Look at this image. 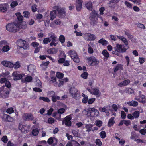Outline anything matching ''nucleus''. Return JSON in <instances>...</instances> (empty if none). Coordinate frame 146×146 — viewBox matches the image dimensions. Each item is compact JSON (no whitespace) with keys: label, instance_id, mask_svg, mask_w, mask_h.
Listing matches in <instances>:
<instances>
[{"label":"nucleus","instance_id":"obj_1","mask_svg":"<svg viewBox=\"0 0 146 146\" xmlns=\"http://www.w3.org/2000/svg\"><path fill=\"white\" fill-rule=\"evenodd\" d=\"M26 22H14L6 25V29L9 32L16 33L19 31L20 29H24L27 28Z\"/></svg>","mask_w":146,"mask_h":146},{"label":"nucleus","instance_id":"obj_2","mask_svg":"<svg viewBox=\"0 0 146 146\" xmlns=\"http://www.w3.org/2000/svg\"><path fill=\"white\" fill-rule=\"evenodd\" d=\"M126 48L124 45L118 44L116 45V49L115 50L112 51L113 54H115L119 57H121L122 55L120 53H123L125 52L129 48V46Z\"/></svg>","mask_w":146,"mask_h":146},{"label":"nucleus","instance_id":"obj_3","mask_svg":"<svg viewBox=\"0 0 146 146\" xmlns=\"http://www.w3.org/2000/svg\"><path fill=\"white\" fill-rule=\"evenodd\" d=\"M100 16L95 11V10H93L90 15L89 18L91 21L90 24L94 26L97 22L98 17Z\"/></svg>","mask_w":146,"mask_h":146},{"label":"nucleus","instance_id":"obj_4","mask_svg":"<svg viewBox=\"0 0 146 146\" xmlns=\"http://www.w3.org/2000/svg\"><path fill=\"white\" fill-rule=\"evenodd\" d=\"M9 91L7 88H5V86L0 88V97L1 98H5L9 96Z\"/></svg>","mask_w":146,"mask_h":146},{"label":"nucleus","instance_id":"obj_5","mask_svg":"<svg viewBox=\"0 0 146 146\" xmlns=\"http://www.w3.org/2000/svg\"><path fill=\"white\" fill-rule=\"evenodd\" d=\"M30 128V126L25 124V123H20L19 125V129L23 133H28Z\"/></svg>","mask_w":146,"mask_h":146},{"label":"nucleus","instance_id":"obj_6","mask_svg":"<svg viewBox=\"0 0 146 146\" xmlns=\"http://www.w3.org/2000/svg\"><path fill=\"white\" fill-rule=\"evenodd\" d=\"M17 46L24 50L27 49L29 47L28 42L25 40L21 39L18 40L17 42Z\"/></svg>","mask_w":146,"mask_h":146},{"label":"nucleus","instance_id":"obj_7","mask_svg":"<svg viewBox=\"0 0 146 146\" xmlns=\"http://www.w3.org/2000/svg\"><path fill=\"white\" fill-rule=\"evenodd\" d=\"M84 39L87 41H94L96 38V36L94 34L89 33H85L83 35Z\"/></svg>","mask_w":146,"mask_h":146},{"label":"nucleus","instance_id":"obj_8","mask_svg":"<svg viewBox=\"0 0 146 146\" xmlns=\"http://www.w3.org/2000/svg\"><path fill=\"white\" fill-rule=\"evenodd\" d=\"M68 53L75 62L77 63L79 62V59L76 52L75 51L70 50L68 52Z\"/></svg>","mask_w":146,"mask_h":146},{"label":"nucleus","instance_id":"obj_9","mask_svg":"<svg viewBox=\"0 0 146 146\" xmlns=\"http://www.w3.org/2000/svg\"><path fill=\"white\" fill-rule=\"evenodd\" d=\"M88 63L92 66H96L99 63V61L94 56H92L87 58Z\"/></svg>","mask_w":146,"mask_h":146},{"label":"nucleus","instance_id":"obj_10","mask_svg":"<svg viewBox=\"0 0 146 146\" xmlns=\"http://www.w3.org/2000/svg\"><path fill=\"white\" fill-rule=\"evenodd\" d=\"M22 119L24 121H31L34 119L33 115L30 113H24L22 114Z\"/></svg>","mask_w":146,"mask_h":146},{"label":"nucleus","instance_id":"obj_11","mask_svg":"<svg viewBox=\"0 0 146 146\" xmlns=\"http://www.w3.org/2000/svg\"><path fill=\"white\" fill-rule=\"evenodd\" d=\"M12 75L14 77L13 80L17 81L21 79L25 76V74L23 73L19 74L17 72H14L12 74Z\"/></svg>","mask_w":146,"mask_h":146},{"label":"nucleus","instance_id":"obj_12","mask_svg":"<svg viewBox=\"0 0 146 146\" xmlns=\"http://www.w3.org/2000/svg\"><path fill=\"white\" fill-rule=\"evenodd\" d=\"M2 120L4 122H12L13 121V118L10 115L5 114H3Z\"/></svg>","mask_w":146,"mask_h":146},{"label":"nucleus","instance_id":"obj_13","mask_svg":"<svg viewBox=\"0 0 146 146\" xmlns=\"http://www.w3.org/2000/svg\"><path fill=\"white\" fill-rule=\"evenodd\" d=\"M47 143L51 146H55L57 144L58 139L55 137H51L48 139Z\"/></svg>","mask_w":146,"mask_h":146},{"label":"nucleus","instance_id":"obj_14","mask_svg":"<svg viewBox=\"0 0 146 146\" xmlns=\"http://www.w3.org/2000/svg\"><path fill=\"white\" fill-rule=\"evenodd\" d=\"M71 119L72 118L70 115L66 116L65 117L64 120L63 121L62 124L64 123L66 126H71L72 122L71 120Z\"/></svg>","mask_w":146,"mask_h":146},{"label":"nucleus","instance_id":"obj_15","mask_svg":"<svg viewBox=\"0 0 146 146\" xmlns=\"http://www.w3.org/2000/svg\"><path fill=\"white\" fill-rule=\"evenodd\" d=\"M90 115L91 117H93L97 115L99 113L98 111L94 108H91L90 109Z\"/></svg>","mask_w":146,"mask_h":146},{"label":"nucleus","instance_id":"obj_16","mask_svg":"<svg viewBox=\"0 0 146 146\" xmlns=\"http://www.w3.org/2000/svg\"><path fill=\"white\" fill-rule=\"evenodd\" d=\"M135 99L143 104H145L146 103L145 97L144 95L138 96L137 97L135 98Z\"/></svg>","mask_w":146,"mask_h":146},{"label":"nucleus","instance_id":"obj_17","mask_svg":"<svg viewBox=\"0 0 146 146\" xmlns=\"http://www.w3.org/2000/svg\"><path fill=\"white\" fill-rule=\"evenodd\" d=\"M130 83V80L129 79H127L121 82L118 84L117 85L119 87H122L128 85Z\"/></svg>","mask_w":146,"mask_h":146},{"label":"nucleus","instance_id":"obj_18","mask_svg":"<svg viewBox=\"0 0 146 146\" xmlns=\"http://www.w3.org/2000/svg\"><path fill=\"white\" fill-rule=\"evenodd\" d=\"M92 94L96 96L97 97H99L100 96L101 93L100 92L98 87L97 88H93L92 89Z\"/></svg>","mask_w":146,"mask_h":146},{"label":"nucleus","instance_id":"obj_19","mask_svg":"<svg viewBox=\"0 0 146 146\" xmlns=\"http://www.w3.org/2000/svg\"><path fill=\"white\" fill-rule=\"evenodd\" d=\"M1 64L9 68H12L14 66L13 63L9 61L3 60L1 62Z\"/></svg>","mask_w":146,"mask_h":146},{"label":"nucleus","instance_id":"obj_20","mask_svg":"<svg viewBox=\"0 0 146 146\" xmlns=\"http://www.w3.org/2000/svg\"><path fill=\"white\" fill-rule=\"evenodd\" d=\"M123 70V65L121 64H118L115 66L113 68V71L114 72H116L119 70Z\"/></svg>","mask_w":146,"mask_h":146},{"label":"nucleus","instance_id":"obj_21","mask_svg":"<svg viewBox=\"0 0 146 146\" xmlns=\"http://www.w3.org/2000/svg\"><path fill=\"white\" fill-rule=\"evenodd\" d=\"M16 15L17 17V21H16L15 22H25V21H23V17L21 15L20 13H16Z\"/></svg>","mask_w":146,"mask_h":146},{"label":"nucleus","instance_id":"obj_22","mask_svg":"<svg viewBox=\"0 0 146 146\" xmlns=\"http://www.w3.org/2000/svg\"><path fill=\"white\" fill-rule=\"evenodd\" d=\"M56 10H54L51 11L50 14V20H53L56 17Z\"/></svg>","mask_w":146,"mask_h":146},{"label":"nucleus","instance_id":"obj_23","mask_svg":"<svg viewBox=\"0 0 146 146\" xmlns=\"http://www.w3.org/2000/svg\"><path fill=\"white\" fill-rule=\"evenodd\" d=\"M114 117H112L109 120L108 123V126L110 127L113 125L115 123V121L114 120Z\"/></svg>","mask_w":146,"mask_h":146},{"label":"nucleus","instance_id":"obj_24","mask_svg":"<svg viewBox=\"0 0 146 146\" xmlns=\"http://www.w3.org/2000/svg\"><path fill=\"white\" fill-rule=\"evenodd\" d=\"M58 12L60 18H63L65 16V12L64 10H56Z\"/></svg>","mask_w":146,"mask_h":146},{"label":"nucleus","instance_id":"obj_25","mask_svg":"<svg viewBox=\"0 0 146 146\" xmlns=\"http://www.w3.org/2000/svg\"><path fill=\"white\" fill-rule=\"evenodd\" d=\"M82 96L83 97L82 100V102L84 104H86L88 101V97L87 95H85L84 93L82 94Z\"/></svg>","mask_w":146,"mask_h":146},{"label":"nucleus","instance_id":"obj_26","mask_svg":"<svg viewBox=\"0 0 146 146\" xmlns=\"http://www.w3.org/2000/svg\"><path fill=\"white\" fill-rule=\"evenodd\" d=\"M127 104L133 107H136L138 105V102H137L133 100L131 101L128 102Z\"/></svg>","mask_w":146,"mask_h":146},{"label":"nucleus","instance_id":"obj_27","mask_svg":"<svg viewBox=\"0 0 146 146\" xmlns=\"http://www.w3.org/2000/svg\"><path fill=\"white\" fill-rule=\"evenodd\" d=\"M51 35L49 37L51 39V41H58L57 36L54 33H52Z\"/></svg>","mask_w":146,"mask_h":146},{"label":"nucleus","instance_id":"obj_28","mask_svg":"<svg viewBox=\"0 0 146 146\" xmlns=\"http://www.w3.org/2000/svg\"><path fill=\"white\" fill-rule=\"evenodd\" d=\"M99 43L101 44L103 46H106L108 44V42L105 40L104 38H101L98 41Z\"/></svg>","mask_w":146,"mask_h":146},{"label":"nucleus","instance_id":"obj_29","mask_svg":"<svg viewBox=\"0 0 146 146\" xmlns=\"http://www.w3.org/2000/svg\"><path fill=\"white\" fill-rule=\"evenodd\" d=\"M69 92L70 94L72 96L74 95L76 93L78 92V90L75 88L73 87L70 89Z\"/></svg>","mask_w":146,"mask_h":146},{"label":"nucleus","instance_id":"obj_30","mask_svg":"<svg viewBox=\"0 0 146 146\" xmlns=\"http://www.w3.org/2000/svg\"><path fill=\"white\" fill-rule=\"evenodd\" d=\"M47 52L49 54H53L57 52V51L55 48H50L47 50Z\"/></svg>","mask_w":146,"mask_h":146},{"label":"nucleus","instance_id":"obj_31","mask_svg":"<svg viewBox=\"0 0 146 146\" xmlns=\"http://www.w3.org/2000/svg\"><path fill=\"white\" fill-rule=\"evenodd\" d=\"M102 54L104 56L107 58L110 57V54L106 50H104L102 52Z\"/></svg>","mask_w":146,"mask_h":146},{"label":"nucleus","instance_id":"obj_32","mask_svg":"<svg viewBox=\"0 0 146 146\" xmlns=\"http://www.w3.org/2000/svg\"><path fill=\"white\" fill-rule=\"evenodd\" d=\"M10 49V48L8 45L4 46L2 48V52H7Z\"/></svg>","mask_w":146,"mask_h":146},{"label":"nucleus","instance_id":"obj_33","mask_svg":"<svg viewBox=\"0 0 146 146\" xmlns=\"http://www.w3.org/2000/svg\"><path fill=\"white\" fill-rule=\"evenodd\" d=\"M72 97L76 100H79L81 98V96L79 92H78L74 95H72Z\"/></svg>","mask_w":146,"mask_h":146},{"label":"nucleus","instance_id":"obj_34","mask_svg":"<svg viewBox=\"0 0 146 146\" xmlns=\"http://www.w3.org/2000/svg\"><path fill=\"white\" fill-rule=\"evenodd\" d=\"M39 133V130L38 128H35L32 130V134L34 136H37Z\"/></svg>","mask_w":146,"mask_h":146},{"label":"nucleus","instance_id":"obj_35","mask_svg":"<svg viewBox=\"0 0 146 146\" xmlns=\"http://www.w3.org/2000/svg\"><path fill=\"white\" fill-rule=\"evenodd\" d=\"M139 112L138 111H135L132 113V115L135 118H138L139 116Z\"/></svg>","mask_w":146,"mask_h":146},{"label":"nucleus","instance_id":"obj_36","mask_svg":"<svg viewBox=\"0 0 146 146\" xmlns=\"http://www.w3.org/2000/svg\"><path fill=\"white\" fill-rule=\"evenodd\" d=\"M53 102H56L57 100H60V98L59 96H56L54 95L52 96L51 98Z\"/></svg>","mask_w":146,"mask_h":146},{"label":"nucleus","instance_id":"obj_37","mask_svg":"<svg viewBox=\"0 0 146 146\" xmlns=\"http://www.w3.org/2000/svg\"><path fill=\"white\" fill-rule=\"evenodd\" d=\"M59 40L62 44L64 43L65 41V39L64 36L63 35H61L59 37Z\"/></svg>","mask_w":146,"mask_h":146},{"label":"nucleus","instance_id":"obj_38","mask_svg":"<svg viewBox=\"0 0 146 146\" xmlns=\"http://www.w3.org/2000/svg\"><path fill=\"white\" fill-rule=\"evenodd\" d=\"M33 80L32 77L31 76L26 77L25 78L24 81L23 82H31Z\"/></svg>","mask_w":146,"mask_h":146},{"label":"nucleus","instance_id":"obj_39","mask_svg":"<svg viewBox=\"0 0 146 146\" xmlns=\"http://www.w3.org/2000/svg\"><path fill=\"white\" fill-rule=\"evenodd\" d=\"M51 42V39L49 37H47L44 38L43 41V44H47Z\"/></svg>","mask_w":146,"mask_h":146},{"label":"nucleus","instance_id":"obj_40","mask_svg":"<svg viewBox=\"0 0 146 146\" xmlns=\"http://www.w3.org/2000/svg\"><path fill=\"white\" fill-rule=\"evenodd\" d=\"M85 5L87 9L92 8V3L90 2L86 3Z\"/></svg>","mask_w":146,"mask_h":146},{"label":"nucleus","instance_id":"obj_41","mask_svg":"<svg viewBox=\"0 0 146 146\" xmlns=\"http://www.w3.org/2000/svg\"><path fill=\"white\" fill-rule=\"evenodd\" d=\"M66 56L65 55L64 57H61L59 58L58 60V63L59 64L63 63L65 60Z\"/></svg>","mask_w":146,"mask_h":146},{"label":"nucleus","instance_id":"obj_42","mask_svg":"<svg viewBox=\"0 0 146 146\" xmlns=\"http://www.w3.org/2000/svg\"><path fill=\"white\" fill-rule=\"evenodd\" d=\"M72 133L75 137H78L79 136V133L76 130H74L72 131Z\"/></svg>","mask_w":146,"mask_h":146},{"label":"nucleus","instance_id":"obj_43","mask_svg":"<svg viewBox=\"0 0 146 146\" xmlns=\"http://www.w3.org/2000/svg\"><path fill=\"white\" fill-rule=\"evenodd\" d=\"M125 91L126 92L130 94H133L134 93L133 90L130 88H127L125 89Z\"/></svg>","mask_w":146,"mask_h":146},{"label":"nucleus","instance_id":"obj_44","mask_svg":"<svg viewBox=\"0 0 146 146\" xmlns=\"http://www.w3.org/2000/svg\"><path fill=\"white\" fill-rule=\"evenodd\" d=\"M56 76L58 78L62 79L64 77V74L60 72H57L56 74Z\"/></svg>","mask_w":146,"mask_h":146},{"label":"nucleus","instance_id":"obj_45","mask_svg":"<svg viewBox=\"0 0 146 146\" xmlns=\"http://www.w3.org/2000/svg\"><path fill=\"white\" fill-rule=\"evenodd\" d=\"M40 100H42L44 102H47L48 103H49L50 102V100L49 98L48 97H44L40 96L39 98Z\"/></svg>","mask_w":146,"mask_h":146},{"label":"nucleus","instance_id":"obj_46","mask_svg":"<svg viewBox=\"0 0 146 146\" xmlns=\"http://www.w3.org/2000/svg\"><path fill=\"white\" fill-rule=\"evenodd\" d=\"M125 34L130 38H132L133 36L130 34L129 30H127L125 31Z\"/></svg>","mask_w":146,"mask_h":146},{"label":"nucleus","instance_id":"obj_47","mask_svg":"<svg viewBox=\"0 0 146 146\" xmlns=\"http://www.w3.org/2000/svg\"><path fill=\"white\" fill-rule=\"evenodd\" d=\"M102 139L105 138L106 136V134L104 131H102L99 133Z\"/></svg>","mask_w":146,"mask_h":146},{"label":"nucleus","instance_id":"obj_48","mask_svg":"<svg viewBox=\"0 0 146 146\" xmlns=\"http://www.w3.org/2000/svg\"><path fill=\"white\" fill-rule=\"evenodd\" d=\"M24 17L25 18H29L30 16V13L29 12L25 11L23 12Z\"/></svg>","mask_w":146,"mask_h":146},{"label":"nucleus","instance_id":"obj_49","mask_svg":"<svg viewBox=\"0 0 146 146\" xmlns=\"http://www.w3.org/2000/svg\"><path fill=\"white\" fill-rule=\"evenodd\" d=\"M14 112V111L13 110V108L12 107L8 108L6 111L7 113L9 114H11L12 113Z\"/></svg>","mask_w":146,"mask_h":146},{"label":"nucleus","instance_id":"obj_50","mask_svg":"<svg viewBox=\"0 0 146 146\" xmlns=\"http://www.w3.org/2000/svg\"><path fill=\"white\" fill-rule=\"evenodd\" d=\"M88 52L89 54H92L94 52L93 49L91 47L89 44H88Z\"/></svg>","mask_w":146,"mask_h":146},{"label":"nucleus","instance_id":"obj_51","mask_svg":"<svg viewBox=\"0 0 146 146\" xmlns=\"http://www.w3.org/2000/svg\"><path fill=\"white\" fill-rule=\"evenodd\" d=\"M95 98H89L88 100V104H93L96 100Z\"/></svg>","mask_w":146,"mask_h":146},{"label":"nucleus","instance_id":"obj_52","mask_svg":"<svg viewBox=\"0 0 146 146\" xmlns=\"http://www.w3.org/2000/svg\"><path fill=\"white\" fill-rule=\"evenodd\" d=\"M88 74L86 72H84L82 73L81 75V77L84 79H86L87 78Z\"/></svg>","mask_w":146,"mask_h":146},{"label":"nucleus","instance_id":"obj_53","mask_svg":"<svg viewBox=\"0 0 146 146\" xmlns=\"http://www.w3.org/2000/svg\"><path fill=\"white\" fill-rule=\"evenodd\" d=\"M55 93L53 91H48L47 92L48 95L49 97H52L55 95Z\"/></svg>","mask_w":146,"mask_h":146},{"label":"nucleus","instance_id":"obj_54","mask_svg":"<svg viewBox=\"0 0 146 146\" xmlns=\"http://www.w3.org/2000/svg\"><path fill=\"white\" fill-rule=\"evenodd\" d=\"M8 6L7 4H0V9H7Z\"/></svg>","mask_w":146,"mask_h":146},{"label":"nucleus","instance_id":"obj_55","mask_svg":"<svg viewBox=\"0 0 146 146\" xmlns=\"http://www.w3.org/2000/svg\"><path fill=\"white\" fill-rule=\"evenodd\" d=\"M55 119L53 118L50 117L48 119V122L50 124L53 123L55 122Z\"/></svg>","mask_w":146,"mask_h":146},{"label":"nucleus","instance_id":"obj_56","mask_svg":"<svg viewBox=\"0 0 146 146\" xmlns=\"http://www.w3.org/2000/svg\"><path fill=\"white\" fill-rule=\"evenodd\" d=\"M76 5V9H80L82 6V2L81 1H78Z\"/></svg>","mask_w":146,"mask_h":146},{"label":"nucleus","instance_id":"obj_57","mask_svg":"<svg viewBox=\"0 0 146 146\" xmlns=\"http://www.w3.org/2000/svg\"><path fill=\"white\" fill-rule=\"evenodd\" d=\"M21 66L20 63L19 62L17 61L16 62L15 64H14L13 67L15 69H17L19 68Z\"/></svg>","mask_w":146,"mask_h":146},{"label":"nucleus","instance_id":"obj_58","mask_svg":"<svg viewBox=\"0 0 146 146\" xmlns=\"http://www.w3.org/2000/svg\"><path fill=\"white\" fill-rule=\"evenodd\" d=\"M1 140L5 143H7L8 141V138L6 136H4L1 138Z\"/></svg>","mask_w":146,"mask_h":146},{"label":"nucleus","instance_id":"obj_59","mask_svg":"<svg viewBox=\"0 0 146 146\" xmlns=\"http://www.w3.org/2000/svg\"><path fill=\"white\" fill-rule=\"evenodd\" d=\"M95 143L96 144L99 146H100L102 145V143L100 139H96L95 141Z\"/></svg>","mask_w":146,"mask_h":146},{"label":"nucleus","instance_id":"obj_60","mask_svg":"<svg viewBox=\"0 0 146 146\" xmlns=\"http://www.w3.org/2000/svg\"><path fill=\"white\" fill-rule=\"evenodd\" d=\"M18 5V3L16 1H13L11 2L10 6L12 8L14 7L15 6Z\"/></svg>","mask_w":146,"mask_h":146},{"label":"nucleus","instance_id":"obj_61","mask_svg":"<svg viewBox=\"0 0 146 146\" xmlns=\"http://www.w3.org/2000/svg\"><path fill=\"white\" fill-rule=\"evenodd\" d=\"M139 132L141 135H144L146 133V129L145 128H143L140 129Z\"/></svg>","mask_w":146,"mask_h":146},{"label":"nucleus","instance_id":"obj_62","mask_svg":"<svg viewBox=\"0 0 146 146\" xmlns=\"http://www.w3.org/2000/svg\"><path fill=\"white\" fill-rule=\"evenodd\" d=\"M10 74L9 72L7 71L5 73L3 72L0 75L3 77H8Z\"/></svg>","mask_w":146,"mask_h":146},{"label":"nucleus","instance_id":"obj_63","mask_svg":"<svg viewBox=\"0 0 146 146\" xmlns=\"http://www.w3.org/2000/svg\"><path fill=\"white\" fill-rule=\"evenodd\" d=\"M8 44L7 41L6 40H1L0 42V45L2 46L3 45L4 46L7 45Z\"/></svg>","mask_w":146,"mask_h":146},{"label":"nucleus","instance_id":"obj_64","mask_svg":"<svg viewBox=\"0 0 146 146\" xmlns=\"http://www.w3.org/2000/svg\"><path fill=\"white\" fill-rule=\"evenodd\" d=\"M145 58L143 57H139V62L141 64H143L145 62Z\"/></svg>","mask_w":146,"mask_h":146}]
</instances>
